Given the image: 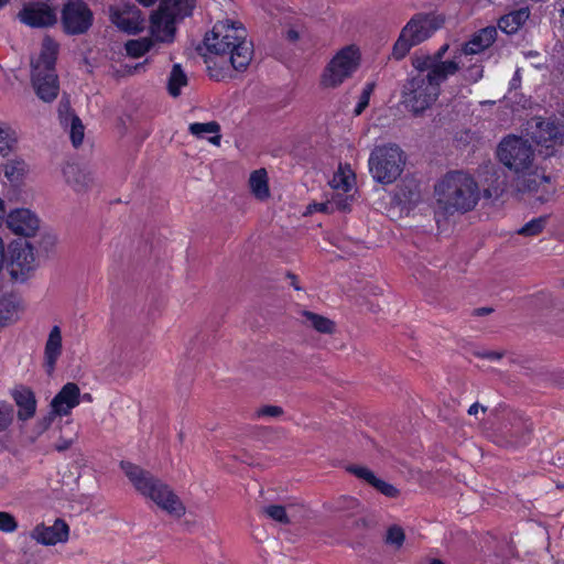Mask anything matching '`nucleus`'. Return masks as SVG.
Instances as JSON below:
<instances>
[{
  "label": "nucleus",
  "instance_id": "nucleus-1",
  "mask_svg": "<svg viewBox=\"0 0 564 564\" xmlns=\"http://www.w3.org/2000/svg\"><path fill=\"white\" fill-rule=\"evenodd\" d=\"M206 50L219 57L228 56L230 66L245 70L252 59L253 45L247 40V30L240 22H217L204 37Z\"/></svg>",
  "mask_w": 564,
  "mask_h": 564
},
{
  "label": "nucleus",
  "instance_id": "nucleus-2",
  "mask_svg": "<svg viewBox=\"0 0 564 564\" xmlns=\"http://www.w3.org/2000/svg\"><path fill=\"white\" fill-rule=\"evenodd\" d=\"M120 467L139 494L151 499L169 514L177 518L185 514V506L172 488L163 480L130 462L122 460Z\"/></svg>",
  "mask_w": 564,
  "mask_h": 564
},
{
  "label": "nucleus",
  "instance_id": "nucleus-3",
  "mask_svg": "<svg viewBox=\"0 0 564 564\" xmlns=\"http://www.w3.org/2000/svg\"><path fill=\"white\" fill-rule=\"evenodd\" d=\"M437 204L446 214L471 210L479 200L476 181L462 171L448 172L436 185Z\"/></svg>",
  "mask_w": 564,
  "mask_h": 564
},
{
  "label": "nucleus",
  "instance_id": "nucleus-4",
  "mask_svg": "<svg viewBox=\"0 0 564 564\" xmlns=\"http://www.w3.org/2000/svg\"><path fill=\"white\" fill-rule=\"evenodd\" d=\"M56 54L57 44L52 39L45 37L40 57L35 64H32V86L36 96L45 102H52L59 90L55 72Z\"/></svg>",
  "mask_w": 564,
  "mask_h": 564
},
{
  "label": "nucleus",
  "instance_id": "nucleus-5",
  "mask_svg": "<svg viewBox=\"0 0 564 564\" xmlns=\"http://www.w3.org/2000/svg\"><path fill=\"white\" fill-rule=\"evenodd\" d=\"M443 23L444 19L435 13H415L402 28L393 45V58H404L412 47L430 39Z\"/></svg>",
  "mask_w": 564,
  "mask_h": 564
},
{
  "label": "nucleus",
  "instance_id": "nucleus-6",
  "mask_svg": "<svg viewBox=\"0 0 564 564\" xmlns=\"http://www.w3.org/2000/svg\"><path fill=\"white\" fill-rule=\"evenodd\" d=\"M369 171L377 183L392 184L403 172L404 152L397 144L376 147L368 160Z\"/></svg>",
  "mask_w": 564,
  "mask_h": 564
},
{
  "label": "nucleus",
  "instance_id": "nucleus-7",
  "mask_svg": "<svg viewBox=\"0 0 564 564\" xmlns=\"http://www.w3.org/2000/svg\"><path fill=\"white\" fill-rule=\"evenodd\" d=\"M497 156L506 167L516 174H527L533 165L534 149L529 140L510 134L500 141Z\"/></svg>",
  "mask_w": 564,
  "mask_h": 564
},
{
  "label": "nucleus",
  "instance_id": "nucleus-8",
  "mask_svg": "<svg viewBox=\"0 0 564 564\" xmlns=\"http://www.w3.org/2000/svg\"><path fill=\"white\" fill-rule=\"evenodd\" d=\"M359 48L351 44L340 48L328 62L321 76L324 88H336L351 77L359 67Z\"/></svg>",
  "mask_w": 564,
  "mask_h": 564
},
{
  "label": "nucleus",
  "instance_id": "nucleus-9",
  "mask_svg": "<svg viewBox=\"0 0 564 564\" xmlns=\"http://www.w3.org/2000/svg\"><path fill=\"white\" fill-rule=\"evenodd\" d=\"M438 95L440 88H436L424 74L411 77L403 91L404 104L414 113H421L427 109Z\"/></svg>",
  "mask_w": 564,
  "mask_h": 564
},
{
  "label": "nucleus",
  "instance_id": "nucleus-10",
  "mask_svg": "<svg viewBox=\"0 0 564 564\" xmlns=\"http://www.w3.org/2000/svg\"><path fill=\"white\" fill-rule=\"evenodd\" d=\"M61 28L67 35H83L94 22V13L84 0H66L61 10Z\"/></svg>",
  "mask_w": 564,
  "mask_h": 564
},
{
  "label": "nucleus",
  "instance_id": "nucleus-11",
  "mask_svg": "<svg viewBox=\"0 0 564 564\" xmlns=\"http://www.w3.org/2000/svg\"><path fill=\"white\" fill-rule=\"evenodd\" d=\"M18 19L31 29H47L57 23V14L54 8L42 1L24 3L18 13Z\"/></svg>",
  "mask_w": 564,
  "mask_h": 564
},
{
  "label": "nucleus",
  "instance_id": "nucleus-12",
  "mask_svg": "<svg viewBox=\"0 0 564 564\" xmlns=\"http://www.w3.org/2000/svg\"><path fill=\"white\" fill-rule=\"evenodd\" d=\"M111 22L121 31L135 34L144 29L142 12L132 3L110 9Z\"/></svg>",
  "mask_w": 564,
  "mask_h": 564
},
{
  "label": "nucleus",
  "instance_id": "nucleus-13",
  "mask_svg": "<svg viewBox=\"0 0 564 564\" xmlns=\"http://www.w3.org/2000/svg\"><path fill=\"white\" fill-rule=\"evenodd\" d=\"M68 535L69 527L63 519H56L51 527L40 523L30 533V536L42 545H55L66 542Z\"/></svg>",
  "mask_w": 564,
  "mask_h": 564
},
{
  "label": "nucleus",
  "instance_id": "nucleus-14",
  "mask_svg": "<svg viewBox=\"0 0 564 564\" xmlns=\"http://www.w3.org/2000/svg\"><path fill=\"white\" fill-rule=\"evenodd\" d=\"M8 228L15 235L31 237L40 227V220L35 214L26 208L12 210L6 219Z\"/></svg>",
  "mask_w": 564,
  "mask_h": 564
},
{
  "label": "nucleus",
  "instance_id": "nucleus-15",
  "mask_svg": "<svg viewBox=\"0 0 564 564\" xmlns=\"http://www.w3.org/2000/svg\"><path fill=\"white\" fill-rule=\"evenodd\" d=\"M497 34L495 26H486L475 32L470 39L462 45L459 54H456L454 57L459 58L462 55L468 56L482 53L494 44Z\"/></svg>",
  "mask_w": 564,
  "mask_h": 564
},
{
  "label": "nucleus",
  "instance_id": "nucleus-16",
  "mask_svg": "<svg viewBox=\"0 0 564 564\" xmlns=\"http://www.w3.org/2000/svg\"><path fill=\"white\" fill-rule=\"evenodd\" d=\"M80 390L74 382H67L53 398L51 408L58 416L67 415L70 410L79 404Z\"/></svg>",
  "mask_w": 564,
  "mask_h": 564
},
{
  "label": "nucleus",
  "instance_id": "nucleus-17",
  "mask_svg": "<svg viewBox=\"0 0 564 564\" xmlns=\"http://www.w3.org/2000/svg\"><path fill=\"white\" fill-rule=\"evenodd\" d=\"M510 427L506 426V435L508 437V442L512 446H524L527 445L532 435V423L523 417L522 415H519L514 413L512 417L510 419Z\"/></svg>",
  "mask_w": 564,
  "mask_h": 564
},
{
  "label": "nucleus",
  "instance_id": "nucleus-18",
  "mask_svg": "<svg viewBox=\"0 0 564 564\" xmlns=\"http://www.w3.org/2000/svg\"><path fill=\"white\" fill-rule=\"evenodd\" d=\"M63 175L66 183L78 193L86 192L94 183L91 173L76 163L65 164Z\"/></svg>",
  "mask_w": 564,
  "mask_h": 564
},
{
  "label": "nucleus",
  "instance_id": "nucleus-19",
  "mask_svg": "<svg viewBox=\"0 0 564 564\" xmlns=\"http://www.w3.org/2000/svg\"><path fill=\"white\" fill-rule=\"evenodd\" d=\"M62 354V333L58 326H53L44 349V369L47 375H52L57 359Z\"/></svg>",
  "mask_w": 564,
  "mask_h": 564
},
{
  "label": "nucleus",
  "instance_id": "nucleus-20",
  "mask_svg": "<svg viewBox=\"0 0 564 564\" xmlns=\"http://www.w3.org/2000/svg\"><path fill=\"white\" fill-rule=\"evenodd\" d=\"M12 398L18 405V419L26 421L36 412V399L34 392L26 387H20L12 391Z\"/></svg>",
  "mask_w": 564,
  "mask_h": 564
},
{
  "label": "nucleus",
  "instance_id": "nucleus-21",
  "mask_svg": "<svg viewBox=\"0 0 564 564\" xmlns=\"http://www.w3.org/2000/svg\"><path fill=\"white\" fill-rule=\"evenodd\" d=\"M188 131L197 139H207L213 145H220V124L217 121L193 122L188 126Z\"/></svg>",
  "mask_w": 564,
  "mask_h": 564
},
{
  "label": "nucleus",
  "instance_id": "nucleus-22",
  "mask_svg": "<svg viewBox=\"0 0 564 564\" xmlns=\"http://www.w3.org/2000/svg\"><path fill=\"white\" fill-rule=\"evenodd\" d=\"M195 0H162L160 11L171 19H183L192 14Z\"/></svg>",
  "mask_w": 564,
  "mask_h": 564
},
{
  "label": "nucleus",
  "instance_id": "nucleus-23",
  "mask_svg": "<svg viewBox=\"0 0 564 564\" xmlns=\"http://www.w3.org/2000/svg\"><path fill=\"white\" fill-rule=\"evenodd\" d=\"M458 69L459 63L454 57V59L451 61L435 62L434 67L424 75L435 85L436 88H440L441 84L449 76L455 75Z\"/></svg>",
  "mask_w": 564,
  "mask_h": 564
},
{
  "label": "nucleus",
  "instance_id": "nucleus-24",
  "mask_svg": "<svg viewBox=\"0 0 564 564\" xmlns=\"http://www.w3.org/2000/svg\"><path fill=\"white\" fill-rule=\"evenodd\" d=\"M529 11L520 9L502 15L498 21L499 29L506 34H514L528 20Z\"/></svg>",
  "mask_w": 564,
  "mask_h": 564
},
{
  "label": "nucleus",
  "instance_id": "nucleus-25",
  "mask_svg": "<svg viewBox=\"0 0 564 564\" xmlns=\"http://www.w3.org/2000/svg\"><path fill=\"white\" fill-rule=\"evenodd\" d=\"M34 262V249L29 242H24L21 247L13 249L12 264L17 265L22 272L32 270Z\"/></svg>",
  "mask_w": 564,
  "mask_h": 564
},
{
  "label": "nucleus",
  "instance_id": "nucleus-26",
  "mask_svg": "<svg viewBox=\"0 0 564 564\" xmlns=\"http://www.w3.org/2000/svg\"><path fill=\"white\" fill-rule=\"evenodd\" d=\"M302 317L304 318V323L314 328L316 332L321 334H333L335 332L336 325L335 323L317 313H313L311 311H302Z\"/></svg>",
  "mask_w": 564,
  "mask_h": 564
},
{
  "label": "nucleus",
  "instance_id": "nucleus-27",
  "mask_svg": "<svg viewBox=\"0 0 564 564\" xmlns=\"http://www.w3.org/2000/svg\"><path fill=\"white\" fill-rule=\"evenodd\" d=\"M395 196L401 204L414 206L421 199L420 185L414 181L403 182L398 186Z\"/></svg>",
  "mask_w": 564,
  "mask_h": 564
},
{
  "label": "nucleus",
  "instance_id": "nucleus-28",
  "mask_svg": "<svg viewBox=\"0 0 564 564\" xmlns=\"http://www.w3.org/2000/svg\"><path fill=\"white\" fill-rule=\"evenodd\" d=\"M249 185L256 198L264 200L270 196L268 176L267 171L264 169H259L251 173L249 178Z\"/></svg>",
  "mask_w": 564,
  "mask_h": 564
},
{
  "label": "nucleus",
  "instance_id": "nucleus-29",
  "mask_svg": "<svg viewBox=\"0 0 564 564\" xmlns=\"http://www.w3.org/2000/svg\"><path fill=\"white\" fill-rule=\"evenodd\" d=\"M187 85V76L180 64H174L167 80V91L172 97L181 95V88Z\"/></svg>",
  "mask_w": 564,
  "mask_h": 564
},
{
  "label": "nucleus",
  "instance_id": "nucleus-30",
  "mask_svg": "<svg viewBox=\"0 0 564 564\" xmlns=\"http://www.w3.org/2000/svg\"><path fill=\"white\" fill-rule=\"evenodd\" d=\"M538 128L540 129L541 132H544L543 135H541V138L545 141V142H551L552 145L554 144H560V145H564V128L563 129H560L554 122H540L538 124Z\"/></svg>",
  "mask_w": 564,
  "mask_h": 564
},
{
  "label": "nucleus",
  "instance_id": "nucleus-31",
  "mask_svg": "<svg viewBox=\"0 0 564 564\" xmlns=\"http://www.w3.org/2000/svg\"><path fill=\"white\" fill-rule=\"evenodd\" d=\"M308 509L301 503H290L284 500V524L300 523L307 517Z\"/></svg>",
  "mask_w": 564,
  "mask_h": 564
},
{
  "label": "nucleus",
  "instance_id": "nucleus-32",
  "mask_svg": "<svg viewBox=\"0 0 564 564\" xmlns=\"http://www.w3.org/2000/svg\"><path fill=\"white\" fill-rule=\"evenodd\" d=\"M549 216H540L531 219L524 226L517 230L518 235L533 237L538 236L546 226Z\"/></svg>",
  "mask_w": 564,
  "mask_h": 564
},
{
  "label": "nucleus",
  "instance_id": "nucleus-33",
  "mask_svg": "<svg viewBox=\"0 0 564 564\" xmlns=\"http://www.w3.org/2000/svg\"><path fill=\"white\" fill-rule=\"evenodd\" d=\"M405 542V533L404 530L398 525L393 524L387 529L384 543L394 547L395 550H400Z\"/></svg>",
  "mask_w": 564,
  "mask_h": 564
},
{
  "label": "nucleus",
  "instance_id": "nucleus-34",
  "mask_svg": "<svg viewBox=\"0 0 564 564\" xmlns=\"http://www.w3.org/2000/svg\"><path fill=\"white\" fill-rule=\"evenodd\" d=\"M355 175H348L344 173L341 170L336 172L330 181V186L335 191H341L345 194H348L354 185Z\"/></svg>",
  "mask_w": 564,
  "mask_h": 564
},
{
  "label": "nucleus",
  "instance_id": "nucleus-35",
  "mask_svg": "<svg viewBox=\"0 0 564 564\" xmlns=\"http://www.w3.org/2000/svg\"><path fill=\"white\" fill-rule=\"evenodd\" d=\"M151 42L148 40H129L126 45L128 56L138 58L147 54L151 50Z\"/></svg>",
  "mask_w": 564,
  "mask_h": 564
},
{
  "label": "nucleus",
  "instance_id": "nucleus-36",
  "mask_svg": "<svg viewBox=\"0 0 564 564\" xmlns=\"http://www.w3.org/2000/svg\"><path fill=\"white\" fill-rule=\"evenodd\" d=\"M57 113L59 123L65 129L68 128V124L70 121H73L74 117H78L72 110L69 98L66 95H64L58 102Z\"/></svg>",
  "mask_w": 564,
  "mask_h": 564
},
{
  "label": "nucleus",
  "instance_id": "nucleus-37",
  "mask_svg": "<svg viewBox=\"0 0 564 564\" xmlns=\"http://www.w3.org/2000/svg\"><path fill=\"white\" fill-rule=\"evenodd\" d=\"M67 129H69L72 144L74 145V148H78L83 143L85 135V128L79 117H74L73 121L69 122Z\"/></svg>",
  "mask_w": 564,
  "mask_h": 564
},
{
  "label": "nucleus",
  "instance_id": "nucleus-38",
  "mask_svg": "<svg viewBox=\"0 0 564 564\" xmlns=\"http://www.w3.org/2000/svg\"><path fill=\"white\" fill-rule=\"evenodd\" d=\"M376 84L373 82L367 83L359 96L358 102L354 109V115L360 116L364 110L368 107L370 97L375 90Z\"/></svg>",
  "mask_w": 564,
  "mask_h": 564
},
{
  "label": "nucleus",
  "instance_id": "nucleus-39",
  "mask_svg": "<svg viewBox=\"0 0 564 564\" xmlns=\"http://www.w3.org/2000/svg\"><path fill=\"white\" fill-rule=\"evenodd\" d=\"M352 198L345 194V193H336L333 194L332 198L329 199V204H332V213L334 212H349L351 206Z\"/></svg>",
  "mask_w": 564,
  "mask_h": 564
},
{
  "label": "nucleus",
  "instance_id": "nucleus-40",
  "mask_svg": "<svg viewBox=\"0 0 564 564\" xmlns=\"http://www.w3.org/2000/svg\"><path fill=\"white\" fill-rule=\"evenodd\" d=\"M57 415L58 414L54 413V411L51 410L50 413H47L45 416H43L41 420L36 422L34 426L35 436L32 437V442H34L39 436H41L50 429V426L52 425L53 421Z\"/></svg>",
  "mask_w": 564,
  "mask_h": 564
},
{
  "label": "nucleus",
  "instance_id": "nucleus-41",
  "mask_svg": "<svg viewBox=\"0 0 564 564\" xmlns=\"http://www.w3.org/2000/svg\"><path fill=\"white\" fill-rule=\"evenodd\" d=\"M347 471H349L357 478L365 480L370 486L372 485L375 478L377 477L373 474V471H371L369 468H367L365 466L350 465L347 467Z\"/></svg>",
  "mask_w": 564,
  "mask_h": 564
},
{
  "label": "nucleus",
  "instance_id": "nucleus-42",
  "mask_svg": "<svg viewBox=\"0 0 564 564\" xmlns=\"http://www.w3.org/2000/svg\"><path fill=\"white\" fill-rule=\"evenodd\" d=\"M377 491L382 494L383 496L388 498H395L399 495V490L391 484L376 477L372 485H371Z\"/></svg>",
  "mask_w": 564,
  "mask_h": 564
},
{
  "label": "nucleus",
  "instance_id": "nucleus-43",
  "mask_svg": "<svg viewBox=\"0 0 564 564\" xmlns=\"http://www.w3.org/2000/svg\"><path fill=\"white\" fill-rule=\"evenodd\" d=\"M205 63L207 64V69L210 78L219 82L226 78L229 68L224 66H217L216 62H213L212 58H205Z\"/></svg>",
  "mask_w": 564,
  "mask_h": 564
},
{
  "label": "nucleus",
  "instance_id": "nucleus-44",
  "mask_svg": "<svg viewBox=\"0 0 564 564\" xmlns=\"http://www.w3.org/2000/svg\"><path fill=\"white\" fill-rule=\"evenodd\" d=\"M18 521L14 516L7 511H0V531L4 533H12L18 529Z\"/></svg>",
  "mask_w": 564,
  "mask_h": 564
},
{
  "label": "nucleus",
  "instance_id": "nucleus-45",
  "mask_svg": "<svg viewBox=\"0 0 564 564\" xmlns=\"http://www.w3.org/2000/svg\"><path fill=\"white\" fill-rule=\"evenodd\" d=\"M435 58L431 55L415 56L413 59V66L417 70V74L429 73L434 67Z\"/></svg>",
  "mask_w": 564,
  "mask_h": 564
},
{
  "label": "nucleus",
  "instance_id": "nucleus-46",
  "mask_svg": "<svg viewBox=\"0 0 564 564\" xmlns=\"http://www.w3.org/2000/svg\"><path fill=\"white\" fill-rule=\"evenodd\" d=\"M359 506L358 499L349 496H343L334 503L335 511H354Z\"/></svg>",
  "mask_w": 564,
  "mask_h": 564
},
{
  "label": "nucleus",
  "instance_id": "nucleus-47",
  "mask_svg": "<svg viewBox=\"0 0 564 564\" xmlns=\"http://www.w3.org/2000/svg\"><path fill=\"white\" fill-rule=\"evenodd\" d=\"M15 312V305L10 301L0 302V326H6L12 319Z\"/></svg>",
  "mask_w": 564,
  "mask_h": 564
},
{
  "label": "nucleus",
  "instance_id": "nucleus-48",
  "mask_svg": "<svg viewBox=\"0 0 564 564\" xmlns=\"http://www.w3.org/2000/svg\"><path fill=\"white\" fill-rule=\"evenodd\" d=\"M14 142L15 139L12 137L9 129L0 128V153L3 155L9 154Z\"/></svg>",
  "mask_w": 564,
  "mask_h": 564
},
{
  "label": "nucleus",
  "instance_id": "nucleus-49",
  "mask_svg": "<svg viewBox=\"0 0 564 564\" xmlns=\"http://www.w3.org/2000/svg\"><path fill=\"white\" fill-rule=\"evenodd\" d=\"M13 409L11 405H0V432L6 431L12 423Z\"/></svg>",
  "mask_w": 564,
  "mask_h": 564
},
{
  "label": "nucleus",
  "instance_id": "nucleus-50",
  "mask_svg": "<svg viewBox=\"0 0 564 564\" xmlns=\"http://www.w3.org/2000/svg\"><path fill=\"white\" fill-rule=\"evenodd\" d=\"M332 208L329 199L321 203L314 202L307 205L305 215H312L314 213L332 214Z\"/></svg>",
  "mask_w": 564,
  "mask_h": 564
},
{
  "label": "nucleus",
  "instance_id": "nucleus-51",
  "mask_svg": "<svg viewBox=\"0 0 564 564\" xmlns=\"http://www.w3.org/2000/svg\"><path fill=\"white\" fill-rule=\"evenodd\" d=\"M262 513L276 522H282V505H271L263 507Z\"/></svg>",
  "mask_w": 564,
  "mask_h": 564
},
{
  "label": "nucleus",
  "instance_id": "nucleus-52",
  "mask_svg": "<svg viewBox=\"0 0 564 564\" xmlns=\"http://www.w3.org/2000/svg\"><path fill=\"white\" fill-rule=\"evenodd\" d=\"M284 280L288 282L289 286L293 288L296 292L305 294V288L302 285L301 280L296 274L286 272L284 273Z\"/></svg>",
  "mask_w": 564,
  "mask_h": 564
},
{
  "label": "nucleus",
  "instance_id": "nucleus-53",
  "mask_svg": "<svg viewBox=\"0 0 564 564\" xmlns=\"http://www.w3.org/2000/svg\"><path fill=\"white\" fill-rule=\"evenodd\" d=\"M282 414V408L276 405H264L257 411L258 416H279Z\"/></svg>",
  "mask_w": 564,
  "mask_h": 564
},
{
  "label": "nucleus",
  "instance_id": "nucleus-54",
  "mask_svg": "<svg viewBox=\"0 0 564 564\" xmlns=\"http://www.w3.org/2000/svg\"><path fill=\"white\" fill-rule=\"evenodd\" d=\"M264 8L271 15H278L281 12L280 0H274V3H271L270 0H267Z\"/></svg>",
  "mask_w": 564,
  "mask_h": 564
},
{
  "label": "nucleus",
  "instance_id": "nucleus-55",
  "mask_svg": "<svg viewBox=\"0 0 564 564\" xmlns=\"http://www.w3.org/2000/svg\"><path fill=\"white\" fill-rule=\"evenodd\" d=\"M72 440H64L59 436V441L53 445V448L57 452H65L72 446Z\"/></svg>",
  "mask_w": 564,
  "mask_h": 564
},
{
  "label": "nucleus",
  "instance_id": "nucleus-56",
  "mask_svg": "<svg viewBox=\"0 0 564 564\" xmlns=\"http://www.w3.org/2000/svg\"><path fill=\"white\" fill-rule=\"evenodd\" d=\"M448 50V44H443L435 53L433 58H435V62H442V58L444 57L445 53Z\"/></svg>",
  "mask_w": 564,
  "mask_h": 564
},
{
  "label": "nucleus",
  "instance_id": "nucleus-57",
  "mask_svg": "<svg viewBox=\"0 0 564 564\" xmlns=\"http://www.w3.org/2000/svg\"><path fill=\"white\" fill-rule=\"evenodd\" d=\"M147 62H148V59H145V61H144V62H142V63H137V64H135V65H133V66H128V65H127V66H126V67L128 68V69H127V72H128L129 74H138V73H140L141 70H143V69H144V65H145V63H147Z\"/></svg>",
  "mask_w": 564,
  "mask_h": 564
},
{
  "label": "nucleus",
  "instance_id": "nucleus-58",
  "mask_svg": "<svg viewBox=\"0 0 564 564\" xmlns=\"http://www.w3.org/2000/svg\"><path fill=\"white\" fill-rule=\"evenodd\" d=\"M479 409H481L482 412H486L487 410L485 406H481L478 402H475L469 406L467 412L469 415H476Z\"/></svg>",
  "mask_w": 564,
  "mask_h": 564
},
{
  "label": "nucleus",
  "instance_id": "nucleus-59",
  "mask_svg": "<svg viewBox=\"0 0 564 564\" xmlns=\"http://www.w3.org/2000/svg\"><path fill=\"white\" fill-rule=\"evenodd\" d=\"M469 74L474 82H478L482 77V68H471Z\"/></svg>",
  "mask_w": 564,
  "mask_h": 564
},
{
  "label": "nucleus",
  "instance_id": "nucleus-60",
  "mask_svg": "<svg viewBox=\"0 0 564 564\" xmlns=\"http://www.w3.org/2000/svg\"><path fill=\"white\" fill-rule=\"evenodd\" d=\"M492 311L494 310L491 307H479L474 311V315L484 316L490 314Z\"/></svg>",
  "mask_w": 564,
  "mask_h": 564
},
{
  "label": "nucleus",
  "instance_id": "nucleus-61",
  "mask_svg": "<svg viewBox=\"0 0 564 564\" xmlns=\"http://www.w3.org/2000/svg\"><path fill=\"white\" fill-rule=\"evenodd\" d=\"M286 37H288L289 41L295 42L296 40H299L300 35H299L297 31H295L293 29H290L286 32Z\"/></svg>",
  "mask_w": 564,
  "mask_h": 564
},
{
  "label": "nucleus",
  "instance_id": "nucleus-62",
  "mask_svg": "<svg viewBox=\"0 0 564 564\" xmlns=\"http://www.w3.org/2000/svg\"><path fill=\"white\" fill-rule=\"evenodd\" d=\"M165 30H166V41H172L173 36H174V28L170 23H166Z\"/></svg>",
  "mask_w": 564,
  "mask_h": 564
},
{
  "label": "nucleus",
  "instance_id": "nucleus-63",
  "mask_svg": "<svg viewBox=\"0 0 564 564\" xmlns=\"http://www.w3.org/2000/svg\"><path fill=\"white\" fill-rule=\"evenodd\" d=\"M486 358L490 359V360H498L501 358V354H498V352H495V351H490V352H487L486 355H484Z\"/></svg>",
  "mask_w": 564,
  "mask_h": 564
},
{
  "label": "nucleus",
  "instance_id": "nucleus-64",
  "mask_svg": "<svg viewBox=\"0 0 564 564\" xmlns=\"http://www.w3.org/2000/svg\"><path fill=\"white\" fill-rule=\"evenodd\" d=\"M14 174H15V167H13V166H12V167H9V166H8V167L6 169V176H7L9 180H13V178L15 177V176H14Z\"/></svg>",
  "mask_w": 564,
  "mask_h": 564
}]
</instances>
